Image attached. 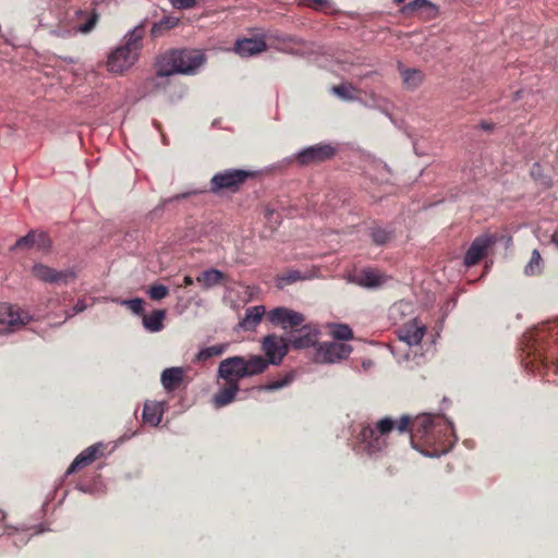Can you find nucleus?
Segmentation results:
<instances>
[{"label":"nucleus","instance_id":"f257e3e1","mask_svg":"<svg viewBox=\"0 0 558 558\" xmlns=\"http://www.w3.org/2000/svg\"><path fill=\"white\" fill-rule=\"evenodd\" d=\"M395 429L399 434L409 433L412 447L425 456L440 457L450 449L448 424L439 415L424 413L413 420L410 415H403L399 421L386 416L376 422L361 423L356 452L373 460H383Z\"/></svg>","mask_w":558,"mask_h":558},{"label":"nucleus","instance_id":"f03ea898","mask_svg":"<svg viewBox=\"0 0 558 558\" xmlns=\"http://www.w3.org/2000/svg\"><path fill=\"white\" fill-rule=\"evenodd\" d=\"M266 371V363L262 355L231 356L220 362L218 367V377L226 381L214 396L216 408H222L230 404L240 390L239 380L245 377L262 374Z\"/></svg>","mask_w":558,"mask_h":558},{"label":"nucleus","instance_id":"7ed1b4c3","mask_svg":"<svg viewBox=\"0 0 558 558\" xmlns=\"http://www.w3.org/2000/svg\"><path fill=\"white\" fill-rule=\"evenodd\" d=\"M204 62L205 56L199 50L171 49L158 57L156 61V76L148 80L147 83L154 88H159L160 85L157 78L174 74H195Z\"/></svg>","mask_w":558,"mask_h":558},{"label":"nucleus","instance_id":"20e7f679","mask_svg":"<svg viewBox=\"0 0 558 558\" xmlns=\"http://www.w3.org/2000/svg\"><path fill=\"white\" fill-rule=\"evenodd\" d=\"M252 173L241 169H228L216 173L210 180V192L218 194L222 191L236 193Z\"/></svg>","mask_w":558,"mask_h":558},{"label":"nucleus","instance_id":"39448f33","mask_svg":"<svg viewBox=\"0 0 558 558\" xmlns=\"http://www.w3.org/2000/svg\"><path fill=\"white\" fill-rule=\"evenodd\" d=\"M290 343L286 338L275 333L267 335L262 340V350L266 355L264 359L266 368L269 364L279 365L289 352Z\"/></svg>","mask_w":558,"mask_h":558},{"label":"nucleus","instance_id":"423d86ee","mask_svg":"<svg viewBox=\"0 0 558 558\" xmlns=\"http://www.w3.org/2000/svg\"><path fill=\"white\" fill-rule=\"evenodd\" d=\"M29 320L28 313L20 307L8 303L0 304V325L5 326V328L0 329V333L16 331L27 325Z\"/></svg>","mask_w":558,"mask_h":558},{"label":"nucleus","instance_id":"0eeeda50","mask_svg":"<svg viewBox=\"0 0 558 558\" xmlns=\"http://www.w3.org/2000/svg\"><path fill=\"white\" fill-rule=\"evenodd\" d=\"M267 319L275 326L292 332L305 323V316L289 307L279 306L267 313Z\"/></svg>","mask_w":558,"mask_h":558},{"label":"nucleus","instance_id":"6e6552de","mask_svg":"<svg viewBox=\"0 0 558 558\" xmlns=\"http://www.w3.org/2000/svg\"><path fill=\"white\" fill-rule=\"evenodd\" d=\"M352 352V347L336 341L323 342L316 349L315 359L320 363H336L347 359Z\"/></svg>","mask_w":558,"mask_h":558},{"label":"nucleus","instance_id":"1a4fd4ad","mask_svg":"<svg viewBox=\"0 0 558 558\" xmlns=\"http://www.w3.org/2000/svg\"><path fill=\"white\" fill-rule=\"evenodd\" d=\"M497 236L495 234H483L476 236L471 243L469 250L464 256V264L468 267H472L478 264L486 255L488 250L495 245Z\"/></svg>","mask_w":558,"mask_h":558},{"label":"nucleus","instance_id":"9d476101","mask_svg":"<svg viewBox=\"0 0 558 558\" xmlns=\"http://www.w3.org/2000/svg\"><path fill=\"white\" fill-rule=\"evenodd\" d=\"M336 154V148L329 144H317L304 148L295 156L300 166L319 163L331 159Z\"/></svg>","mask_w":558,"mask_h":558},{"label":"nucleus","instance_id":"9b49d317","mask_svg":"<svg viewBox=\"0 0 558 558\" xmlns=\"http://www.w3.org/2000/svg\"><path fill=\"white\" fill-rule=\"evenodd\" d=\"M138 59L134 51L123 45L110 52L107 60V69L114 74H122L129 70Z\"/></svg>","mask_w":558,"mask_h":558},{"label":"nucleus","instance_id":"f8f14e48","mask_svg":"<svg viewBox=\"0 0 558 558\" xmlns=\"http://www.w3.org/2000/svg\"><path fill=\"white\" fill-rule=\"evenodd\" d=\"M319 330L315 325L303 324L291 335L289 343L293 349H307L317 343Z\"/></svg>","mask_w":558,"mask_h":558},{"label":"nucleus","instance_id":"ddd939ff","mask_svg":"<svg viewBox=\"0 0 558 558\" xmlns=\"http://www.w3.org/2000/svg\"><path fill=\"white\" fill-rule=\"evenodd\" d=\"M32 272L38 280L48 283H68L69 280L75 277V274L72 270L58 271L44 264H35L33 266Z\"/></svg>","mask_w":558,"mask_h":558},{"label":"nucleus","instance_id":"4468645a","mask_svg":"<svg viewBox=\"0 0 558 558\" xmlns=\"http://www.w3.org/2000/svg\"><path fill=\"white\" fill-rule=\"evenodd\" d=\"M234 52L240 57H252L267 50L265 36L262 34L250 38H240L235 41Z\"/></svg>","mask_w":558,"mask_h":558},{"label":"nucleus","instance_id":"2eb2a0df","mask_svg":"<svg viewBox=\"0 0 558 558\" xmlns=\"http://www.w3.org/2000/svg\"><path fill=\"white\" fill-rule=\"evenodd\" d=\"M74 19L76 21L84 20V22L77 26L65 29L64 34H62L61 36H64V35L70 36L72 34V29H74L75 33H82V34L90 33L96 27V25L99 21V14L95 9H93L92 11L75 9L74 10Z\"/></svg>","mask_w":558,"mask_h":558},{"label":"nucleus","instance_id":"dca6fc26","mask_svg":"<svg viewBox=\"0 0 558 558\" xmlns=\"http://www.w3.org/2000/svg\"><path fill=\"white\" fill-rule=\"evenodd\" d=\"M388 277L374 268H365L359 271L353 277V282L360 287L367 289H376L385 284Z\"/></svg>","mask_w":558,"mask_h":558},{"label":"nucleus","instance_id":"f3484780","mask_svg":"<svg viewBox=\"0 0 558 558\" xmlns=\"http://www.w3.org/2000/svg\"><path fill=\"white\" fill-rule=\"evenodd\" d=\"M102 454V445H93L83 450L71 463L66 470V474L76 472L77 470L85 468L96 461Z\"/></svg>","mask_w":558,"mask_h":558},{"label":"nucleus","instance_id":"a211bd4d","mask_svg":"<svg viewBox=\"0 0 558 558\" xmlns=\"http://www.w3.org/2000/svg\"><path fill=\"white\" fill-rule=\"evenodd\" d=\"M265 315L267 316V313L263 305L247 307L239 326L245 331H253L260 324Z\"/></svg>","mask_w":558,"mask_h":558},{"label":"nucleus","instance_id":"6ab92c4d","mask_svg":"<svg viewBox=\"0 0 558 558\" xmlns=\"http://www.w3.org/2000/svg\"><path fill=\"white\" fill-rule=\"evenodd\" d=\"M425 333V327L423 325H418L414 319L408 324H405L399 331L400 340L407 342L409 345L418 344Z\"/></svg>","mask_w":558,"mask_h":558},{"label":"nucleus","instance_id":"aec40b11","mask_svg":"<svg viewBox=\"0 0 558 558\" xmlns=\"http://www.w3.org/2000/svg\"><path fill=\"white\" fill-rule=\"evenodd\" d=\"M227 278V275L221 270L210 268L204 270L199 276H197L196 281L202 286L204 290H208L216 286L223 284Z\"/></svg>","mask_w":558,"mask_h":558},{"label":"nucleus","instance_id":"412c9836","mask_svg":"<svg viewBox=\"0 0 558 558\" xmlns=\"http://www.w3.org/2000/svg\"><path fill=\"white\" fill-rule=\"evenodd\" d=\"M184 371L182 367H170L166 368L161 373V384L163 388L168 391L177 390L180 385L183 383Z\"/></svg>","mask_w":558,"mask_h":558},{"label":"nucleus","instance_id":"4be33fe9","mask_svg":"<svg viewBox=\"0 0 558 558\" xmlns=\"http://www.w3.org/2000/svg\"><path fill=\"white\" fill-rule=\"evenodd\" d=\"M165 404L161 402L149 401L144 404L143 420L153 426H157L162 418Z\"/></svg>","mask_w":558,"mask_h":558},{"label":"nucleus","instance_id":"5701e85b","mask_svg":"<svg viewBox=\"0 0 558 558\" xmlns=\"http://www.w3.org/2000/svg\"><path fill=\"white\" fill-rule=\"evenodd\" d=\"M166 318L165 310H155L149 315L143 316L144 327L151 331L157 332L163 328V319Z\"/></svg>","mask_w":558,"mask_h":558},{"label":"nucleus","instance_id":"b1692460","mask_svg":"<svg viewBox=\"0 0 558 558\" xmlns=\"http://www.w3.org/2000/svg\"><path fill=\"white\" fill-rule=\"evenodd\" d=\"M145 34V28L143 25L136 26L125 36L124 47L129 48L130 51H134L136 56H138L142 49V39Z\"/></svg>","mask_w":558,"mask_h":558},{"label":"nucleus","instance_id":"393cba45","mask_svg":"<svg viewBox=\"0 0 558 558\" xmlns=\"http://www.w3.org/2000/svg\"><path fill=\"white\" fill-rule=\"evenodd\" d=\"M421 10H427L428 14L427 16H435L437 14V8L434 3H432L429 0H413L405 4L401 12L405 15H409L411 13L421 11Z\"/></svg>","mask_w":558,"mask_h":558},{"label":"nucleus","instance_id":"a878e982","mask_svg":"<svg viewBox=\"0 0 558 558\" xmlns=\"http://www.w3.org/2000/svg\"><path fill=\"white\" fill-rule=\"evenodd\" d=\"M399 71L403 81V84L410 88L414 89L418 87L423 82V73L416 69H402L399 66Z\"/></svg>","mask_w":558,"mask_h":558},{"label":"nucleus","instance_id":"bb28decb","mask_svg":"<svg viewBox=\"0 0 558 558\" xmlns=\"http://www.w3.org/2000/svg\"><path fill=\"white\" fill-rule=\"evenodd\" d=\"M179 24V19L175 16H165L159 22L155 23L150 29L153 37H160L166 32L174 28Z\"/></svg>","mask_w":558,"mask_h":558},{"label":"nucleus","instance_id":"cd10ccee","mask_svg":"<svg viewBox=\"0 0 558 558\" xmlns=\"http://www.w3.org/2000/svg\"><path fill=\"white\" fill-rule=\"evenodd\" d=\"M369 236L375 245H385L393 239V231L375 226L369 228Z\"/></svg>","mask_w":558,"mask_h":558},{"label":"nucleus","instance_id":"c85d7f7f","mask_svg":"<svg viewBox=\"0 0 558 558\" xmlns=\"http://www.w3.org/2000/svg\"><path fill=\"white\" fill-rule=\"evenodd\" d=\"M306 277L296 269H289L282 274L277 275L276 286L283 289L286 286L292 284L296 281L304 280Z\"/></svg>","mask_w":558,"mask_h":558},{"label":"nucleus","instance_id":"c756f323","mask_svg":"<svg viewBox=\"0 0 558 558\" xmlns=\"http://www.w3.org/2000/svg\"><path fill=\"white\" fill-rule=\"evenodd\" d=\"M228 344H216L202 349L195 356L196 362H205L211 357L219 356L225 353Z\"/></svg>","mask_w":558,"mask_h":558},{"label":"nucleus","instance_id":"7c9ffc66","mask_svg":"<svg viewBox=\"0 0 558 558\" xmlns=\"http://www.w3.org/2000/svg\"><path fill=\"white\" fill-rule=\"evenodd\" d=\"M530 174L535 182L545 189H549L553 184L550 177L544 174L543 167L538 162L532 165Z\"/></svg>","mask_w":558,"mask_h":558},{"label":"nucleus","instance_id":"2f4dec72","mask_svg":"<svg viewBox=\"0 0 558 558\" xmlns=\"http://www.w3.org/2000/svg\"><path fill=\"white\" fill-rule=\"evenodd\" d=\"M330 335L336 340L347 341L353 339L352 329L345 324H333L330 326Z\"/></svg>","mask_w":558,"mask_h":558},{"label":"nucleus","instance_id":"473e14b6","mask_svg":"<svg viewBox=\"0 0 558 558\" xmlns=\"http://www.w3.org/2000/svg\"><path fill=\"white\" fill-rule=\"evenodd\" d=\"M541 262H542V257H541L539 252L537 250H534L532 252L530 262L525 266L524 272L530 276L539 274L542 270Z\"/></svg>","mask_w":558,"mask_h":558},{"label":"nucleus","instance_id":"72a5a7b5","mask_svg":"<svg viewBox=\"0 0 558 558\" xmlns=\"http://www.w3.org/2000/svg\"><path fill=\"white\" fill-rule=\"evenodd\" d=\"M352 85L340 84L332 87V93L343 100H354Z\"/></svg>","mask_w":558,"mask_h":558},{"label":"nucleus","instance_id":"f704fd0d","mask_svg":"<svg viewBox=\"0 0 558 558\" xmlns=\"http://www.w3.org/2000/svg\"><path fill=\"white\" fill-rule=\"evenodd\" d=\"M147 293L151 300L159 301L168 296L169 289L163 284H153Z\"/></svg>","mask_w":558,"mask_h":558},{"label":"nucleus","instance_id":"c9c22d12","mask_svg":"<svg viewBox=\"0 0 558 558\" xmlns=\"http://www.w3.org/2000/svg\"><path fill=\"white\" fill-rule=\"evenodd\" d=\"M51 246V240L46 232H36L35 247L39 251H47Z\"/></svg>","mask_w":558,"mask_h":558},{"label":"nucleus","instance_id":"e433bc0d","mask_svg":"<svg viewBox=\"0 0 558 558\" xmlns=\"http://www.w3.org/2000/svg\"><path fill=\"white\" fill-rule=\"evenodd\" d=\"M123 304H125L134 314L143 315L144 316V301L142 299H132L123 301Z\"/></svg>","mask_w":558,"mask_h":558},{"label":"nucleus","instance_id":"4c0bfd02","mask_svg":"<svg viewBox=\"0 0 558 558\" xmlns=\"http://www.w3.org/2000/svg\"><path fill=\"white\" fill-rule=\"evenodd\" d=\"M36 231H31L25 236L19 239L15 243L17 247H35Z\"/></svg>","mask_w":558,"mask_h":558},{"label":"nucleus","instance_id":"58836bf2","mask_svg":"<svg viewBox=\"0 0 558 558\" xmlns=\"http://www.w3.org/2000/svg\"><path fill=\"white\" fill-rule=\"evenodd\" d=\"M291 381L292 377L290 375H287L280 380H274L268 383L267 385L264 386V389L269 391L277 390L288 386Z\"/></svg>","mask_w":558,"mask_h":558},{"label":"nucleus","instance_id":"ea45409f","mask_svg":"<svg viewBox=\"0 0 558 558\" xmlns=\"http://www.w3.org/2000/svg\"><path fill=\"white\" fill-rule=\"evenodd\" d=\"M303 4L315 9V10H328L330 9V1L329 0H300Z\"/></svg>","mask_w":558,"mask_h":558},{"label":"nucleus","instance_id":"a19ab883","mask_svg":"<svg viewBox=\"0 0 558 558\" xmlns=\"http://www.w3.org/2000/svg\"><path fill=\"white\" fill-rule=\"evenodd\" d=\"M399 468L396 463L386 461L384 464L383 475L385 477H393L398 474Z\"/></svg>","mask_w":558,"mask_h":558},{"label":"nucleus","instance_id":"79ce46f5","mask_svg":"<svg viewBox=\"0 0 558 558\" xmlns=\"http://www.w3.org/2000/svg\"><path fill=\"white\" fill-rule=\"evenodd\" d=\"M171 3L174 8L184 10L193 8L196 4V0H171Z\"/></svg>","mask_w":558,"mask_h":558},{"label":"nucleus","instance_id":"37998d69","mask_svg":"<svg viewBox=\"0 0 558 558\" xmlns=\"http://www.w3.org/2000/svg\"><path fill=\"white\" fill-rule=\"evenodd\" d=\"M86 304L83 301H77V303L73 307V314H78L83 311H85Z\"/></svg>","mask_w":558,"mask_h":558},{"label":"nucleus","instance_id":"c03bdc74","mask_svg":"<svg viewBox=\"0 0 558 558\" xmlns=\"http://www.w3.org/2000/svg\"><path fill=\"white\" fill-rule=\"evenodd\" d=\"M193 283H194V280H193V278H192L191 276H185V277L183 278V286H184V287H190V286H192Z\"/></svg>","mask_w":558,"mask_h":558},{"label":"nucleus","instance_id":"a18cd8bd","mask_svg":"<svg viewBox=\"0 0 558 558\" xmlns=\"http://www.w3.org/2000/svg\"><path fill=\"white\" fill-rule=\"evenodd\" d=\"M551 241L558 246V231L553 234Z\"/></svg>","mask_w":558,"mask_h":558},{"label":"nucleus","instance_id":"49530a36","mask_svg":"<svg viewBox=\"0 0 558 558\" xmlns=\"http://www.w3.org/2000/svg\"><path fill=\"white\" fill-rule=\"evenodd\" d=\"M404 1H405V0H393V2H395L396 4L403 3Z\"/></svg>","mask_w":558,"mask_h":558},{"label":"nucleus","instance_id":"de8ad7c7","mask_svg":"<svg viewBox=\"0 0 558 558\" xmlns=\"http://www.w3.org/2000/svg\"><path fill=\"white\" fill-rule=\"evenodd\" d=\"M274 214L272 210L267 209V217L269 218Z\"/></svg>","mask_w":558,"mask_h":558},{"label":"nucleus","instance_id":"09e8293b","mask_svg":"<svg viewBox=\"0 0 558 558\" xmlns=\"http://www.w3.org/2000/svg\"><path fill=\"white\" fill-rule=\"evenodd\" d=\"M180 197H185V194H183V195H177V196H175V198H177V199H178V198H180Z\"/></svg>","mask_w":558,"mask_h":558}]
</instances>
